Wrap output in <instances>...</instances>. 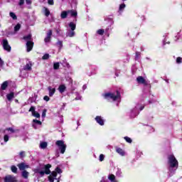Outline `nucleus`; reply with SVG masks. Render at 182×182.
Instances as JSON below:
<instances>
[{
	"label": "nucleus",
	"instance_id": "37",
	"mask_svg": "<svg viewBox=\"0 0 182 182\" xmlns=\"http://www.w3.org/2000/svg\"><path fill=\"white\" fill-rule=\"evenodd\" d=\"M97 33L98 35H104L105 33V30L104 29H99L98 31H97Z\"/></svg>",
	"mask_w": 182,
	"mask_h": 182
},
{
	"label": "nucleus",
	"instance_id": "32",
	"mask_svg": "<svg viewBox=\"0 0 182 182\" xmlns=\"http://www.w3.org/2000/svg\"><path fill=\"white\" fill-rule=\"evenodd\" d=\"M75 95L76 96L75 100H82V96H81V95L79 92H75Z\"/></svg>",
	"mask_w": 182,
	"mask_h": 182
},
{
	"label": "nucleus",
	"instance_id": "42",
	"mask_svg": "<svg viewBox=\"0 0 182 182\" xmlns=\"http://www.w3.org/2000/svg\"><path fill=\"white\" fill-rule=\"evenodd\" d=\"M28 112H31L32 114L35 113L36 111H35V107L31 106V108L29 109Z\"/></svg>",
	"mask_w": 182,
	"mask_h": 182
},
{
	"label": "nucleus",
	"instance_id": "61",
	"mask_svg": "<svg viewBox=\"0 0 182 182\" xmlns=\"http://www.w3.org/2000/svg\"><path fill=\"white\" fill-rule=\"evenodd\" d=\"M55 32H56V33H59L60 31H59V30L56 29Z\"/></svg>",
	"mask_w": 182,
	"mask_h": 182
},
{
	"label": "nucleus",
	"instance_id": "11",
	"mask_svg": "<svg viewBox=\"0 0 182 182\" xmlns=\"http://www.w3.org/2000/svg\"><path fill=\"white\" fill-rule=\"evenodd\" d=\"M17 167H18L19 170L21 171H25L26 168H29V165L26 164V163L22 162L17 165Z\"/></svg>",
	"mask_w": 182,
	"mask_h": 182
},
{
	"label": "nucleus",
	"instance_id": "5",
	"mask_svg": "<svg viewBox=\"0 0 182 182\" xmlns=\"http://www.w3.org/2000/svg\"><path fill=\"white\" fill-rule=\"evenodd\" d=\"M30 70H32V63L28 61L26 63V65H23L20 70L21 76H22V77H26V72H30Z\"/></svg>",
	"mask_w": 182,
	"mask_h": 182
},
{
	"label": "nucleus",
	"instance_id": "20",
	"mask_svg": "<svg viewBox=\"0 0 182 182\" xmlns=\"http://www.w3.org/2000/svg\"><path fill=\"white\" fill-rule=\"evenodd\" d=\"M6 97H7V100H9V102H12V99H14V97H15V93L11 92L9 94H7Z\"/></svg>",
	"mask_w": 182,
	"mask_h": 182
},
{
	"label": "nucleus",
	"instance_id": "9",
	"mask_svg": "<svg viewBox=\"0 0 182 182\" xmlns=\"http://www.w3.org/2000/svg\"><path fill=\"white\" fill-rule=\"evenodd\" d=\"M2 46L4 50H6L7 52H11V46H9V43L8 42L7 39H4L2 41Z\"/></svg>",
	"mask_w": 182,
	"mask_h": 182
},
{
	"label": "nucleus",
	"instance_id": "38",
	"mask_svg": "<svg viewBox=\"0 0 182 182\" xmlns=\"http://www.w3.org/2000/svg\"><path fill=\"white\" fill-rule=\"evenodd\" d=\"M49 54H48V53H46L43 57H42V59L43 60H48V59H49Z\"/></svg>",
	"mask_w": 182,
	"mask_h": 182
},
{
	"label": "nucleus",
	"instance_id": "15",
	"mask_svg": "<svg viewBox=\"0 0 182 182\" xmlns=\"http://www.w3.org/2000/svg\"><path fill=\"white\" fill-rule=\"evenodd\" d=\"M26 48H27V52H31L33 48V43L32 41H27Z\"/></svg>",
	"mask_w": 182,
	"mask_h": 182
},
{
	"label": "nucleus",
	"instance_id": "27",
	"mask_svg": "<svg viewBox=\"0 0 182 182\" xmlns=\"http://www.w3.org/2000/svg\"><path fill=\"white\" fill-rule=\"evenodd\" d=\"M58 90L60 93H63L65 90H66V86H65V85H60L58 87Z\"/></svg>",
	"mask_w": 182,
	"mask_h": 182
},
{
	"label": "nucleus",
	"instance_id": "51",
	"mask_svg": "<svg viewBox=\"0 0 182 182\" xmlns=\"http://www.w3.org/2000/svg\"><path fill=\"white\" fill-rule=\"evenodd\" d=\"M4 66V60L0 58V68H2Z\"/></svg>",
	"mask_w": 182,
	"mask_h": 182
},
{
	"label": "nucleus",
	"instance_id": "49",
	"mask_svg": "<svg viewBox=\"0 0 182 182\" xmlns=\"http://www.w3.org/2000/svg\"><path fill=\"white\" fill-rule=\"evenodd\" d=\"M176 63H182V58L181 57L176 58Z\"/></svg>",
	"mask_w": 182,
	"mask_h": 182
},
{
	"label": "nucleus",
	"instance_id": "21",
	"mask_svg": "<svg viewBox=\"0 0 182 182\" xmlns=\"http://www.w3.org/2000/svg\"><path fill=\"white\" fill-rule=\"evenodd\" d=\"M108 180H109L110 182H117V180H116V176L113 174H109L108 176Z\"/></svg>",
	"mask_w": 182,
	"mask_h": 182
},
{
	"label": "nucleus",
	"instance_id": "35",
	"mask_svg": "<svg viewBox=\"0 0 182 182\" xmlns=\"http://www.w3.org/2000/svg\"><path fill=\"white\" fill-rule=\"evenodd\" d=\"M19 29H21V24L17 23L14 27V32H18V31H19Z\"/></svg>",
	"mask_w": 182,
	"mask_h": 182
},
{
	"label": "nucleus",
	"instance_id": "58",
	"mask_svg": "<svg viewBox=\"0 0 182 182\" xmlns=\"http://www.w3.org/2000/svg\"><path fill=\"white\" fill-rule=\"evenodd\" d=\"M87 88V86H86V85H84L82 86V89H83L84 90H86Z\"/></svg>",
	"mask_w": 182,
	"mask_h": 182
},
{
	"label": "nucleus",
	"instance_id": "24",
	"mask_svg": "<svg viewBox=\"0 0 182 182\" xmlns=\"http://www.w3.org/2000/svg\"><path fill=\"white\" fill-rule=\"evenodd\" d=\"M21 177H23V178L27 179L28 177H29V172H28L27 171H21Z\"/></svg>",
	"mask_w": 182,
	"mask_h": 182
},
{
	"label": "nucleus",
	"instance_id": "53",
	"mask_svg": "<svg viewBox=\"0 0 182 182\" xmlns=\"http://www.w3.org/2000/svg\"><path fill=\"white\" fill-rule=\"evenodd\" d=\"M23 4H25V0H20V2L18 4L20 5V6L23 5Z\"/></svg>",
	"mask_w": 182,
	"mask_h": 182
},
{
	"label": "nucleus",
	"instance_id": "29",
	"mask_svg": "<svg viewBox=\"0 0 182 182\" xmlns=\"http://www.w3.org/2000/svg\"><path fill=\"white\" fill-rule=\"evenodd\" d=\"M69 27L70 28L71 31H75V29H76V23L70 22L69 23Z\"/></svg>",
	"mask_w": 182,
	"mask_h": 182
},
{
	"label": "nucleus",
	"instance_id": "23",
	"mask_svg": "<svg viewBox=\"0 0 182 182\" xmlns=\"http://www.w3.org/2000/svg\"><path fill=\"white\" fill-rule=\"evenodd\" d=\"M70 14V16H73L74 18H76L77 16V11L75 10H68V14Z\"/></svg>",
	"mask_w": 182,
	"mask_h": 182
},
{
	"label": "nucleus",
	"instance_id": "60",
	"mask_svg": "<svg viewBox=\"0 0 182 182\" xmlns=\"http://www.w3.org/2000/svg\"><path fill=\"white\" fill-rule=\"evenodd\" d=\"M166 41H164V45H166ZM167 43H168V44H170V42H168Z\"/></svg>",
	"mask_w": 182,
	"mask_h": 182
},
{
	"label": "nucleus",
	"instance_id": "30",
	"mask_svg": "<svg viewBox=\"0 0 182 182\" xmlns=\"http://www.w3.org/2000/svg\"><path fill=\"white\" fill-rule=\"evenodd\" d=\"M43 9L45 16L47 17L49 16V15H50V11H49V9L44 7Z\"/></svg>",
	"mask_w": 182,
	"mask_h": 182
},
{
	"label": "nucleus",
	"instance_id": "8",
	"mask_svg": "<svg viewBox=\"0 0 182 182\" xmlns=\"http://www.w3.org/2000/svg\"><path fill=\"white\" fill-rule=\"evenodd\" d=\"M56 146H58L61 154H65L66 151V144L63 140H58L55 142Z\"/></svg>",
	"mask_w": 182,
	"mask_h": 182
},
{
	"label": "nucleus",
	"instance_id": "59",
	"mask_svg": "<svg viewBox=\"0 0 182 182\" xmlns=\"http://www.w3.org/2000/svg\"><path fill=\"white\" fill-rule=\"evenodd\" d=\"M65 106H66V104H65V103H63V109H65Z\"/></svg>",
	"mask_w": 182,
	"mask_h": 182
},
{
	"label": "nucleus",
	"instance_id": "57",
	"mask_svg": "<svg viewBox=\"0 0 182 182\" xmlns=\"http://www.w3.org/2000/svg\"><path fill=\"white\" fill-rule=\"evenodd\" d=\"M156 102V100H151L149 101V104H151V103H155Z\"/></svg>",
	"mask_w": 182,
	"mask_h": 182
},
{
	"label": "nucleus",
	"instance_id": "10",
	"mask_svg": "<svg viewBox=\"0 0 182 182\" xmlns=\"http://www.w3.org/2000/svg\"><path fill=\"white\" fill-rule=\"evenodd\" d=\"M39 126H42V122L38 119H33L32 122V127L33 129L36 130V129H39Z\"/></svg>",
	"mask_w": 182,
	"mask_h": 182
},
{
	"label": "nucleus",
	"instance_id": "41",
	"mask_svg": "<svg viewBox=\"0 0 182 182\" xmlns=\"http://www.w3.org/2000/svg\"><path fill=\"white\" fill-rule=\"evenodd\" d=\"M53 68H54L55 70H58V69H59V63H54V65H53Z\"/></svg>",
	"mask_w": 182,
	"mask_h": 182
},
{
	"label": "nucleus",
	"instance_id": "55",
	"mask_svg": "<svg viewBox=\"0 0 182 182\" xmlns=\"http://www.w3.org/2000/svg\"><path fill=\"white\" fill-rule=\"evenodd\" d=\"M64 63H65L64 66H65L66 68H70V65H69L68 63L65 62Z\"/></svg>",
	"mask_w": 182,
	"mask_h": 182
},
{
	"label": "nucleus",
	"instance_id": "50",
	"mask_svg": "<svg viewBox=\"0 0 182 182\" xmlns=\"http://www.w3.org/2000/svg\"><path fill=\"white\" fill-rule=\"evenodd\" d=\"M43 100H45L46 102H49V100H50V98H49L48 95H46L43 97Z\"/></svg>",
	"mask_w": 182,
	"mask_h": 182
},
{
	"label": "nucleus",
	"instance_id": "45",
	"mask_svg": "<svg viewBox=\"0 0 182 182\" xmlns=\"http://www.w3.org/2000/svg\"><path fill=\"white\" fill-rule=\"evenodd\" d=\"M6 130L7 132H11V133H15V130L12 127L7 128Z\"/></svg>",
	"mask_w": 182,
	"mask_h": 182
},
{
	"label": "nucleus",
	"instance_id": "31",
	"mask_svg": "<svg viewBox=\"0 0 182 182\" xmlns=\"http://www.w3.org/2000/svg\"><path fill=\"white\" fill-rule=\"evenodd\" d=\"M11 170L12 173H14V174H16L18 173V168L15 166H11Z\"/></svg>",
	"mask_w": 182,
	"mask_h": 182
},
{
	"label": "nucleus",
	"instance_id": "19",
	"mask_svg": "<svg viewBox=\"0 0 182 182\" xmlns=\"http://www.w3.org/2000/svg\"><path fill=\"white\" fill-rule=\"evenodd\" d=\"M55 46H57V48H58V50L59 52H60V50H62V48H63V42L58 41L56 43H55Z\"/></svg>",
	"mask_w": 182,
	"mask_h": 182
},
{
	"label": "nucleus",
	"instance_id": "2",
	"mask_svg": "<svg viewBox=\"0 0 182 182\" xmlns=\"http://www.w3.org/2000/svg\"><path fill=\"white\" fill-rule=\"evenodd\" d=\"M50 167H52L50 164L41 165L40 166L33 169V171L35 174L39 176V177H43L45 174H50Z\"/></svg>",
	"mask_w": 182,
	"mask_h": 182
},
{
	"label": "nucleus",
	"instance_id": "33",
	"mask_svg": "<svg viewBox=\"0 0 182 182\" xmlns=\"http://www.w3.org/2000/svg\"><path fill=\"white\" fill-rule=\"evenodd\" d=\"M9 15H10L11 18H12V19H14V21H16V19H18V17L16 16V14H15V13L10 12Z\"/></svg>",
	"mask_w": 182,
	"mask_h": 182
},
{
	"label": "nucleus",
	"instance_id": "25",
	"mask_svg": "<svg viewBox=\"0 0 182 182\" xmlns=\"http://www.w3.org/2000/svg\"><path fill=\"white\" fill-rule=\"evenodd\" d=\"M9 82L8 81H5L1 84L0 90H6V87H8Z\"/></svg>",
	"mask_w": 182,
	"mask_h": 182
},
{
	"label": "nucleus",
	"instance_id": "43",
	"mask_svg": "<svg viewBox=\"0 0 182 182\" xmlns=\"http://www.w3.org/2000/svg\"><path fill=\"white\" fill-rule=\"evenodd\" d=\"M104 160H105V155L102 154H101L100 155V157H99V161H103Z\"/></svg>",
	"mask_w": 182,
	"mask_h": 182
},
{
	"label": "nucleus",
	"instance_id": "13",
	"mask_svg": "<svg viewBox=\"0 0 182 182\" xmlns=\"http://www.w3.org/2000/svg\"><path fill=\"white\" fill-rule=\"evenodd\" d=\"M4 182H16V178L14 176L9 175L5 177Z\"/></svg>",
	"mask_w": 182,
	"mask_h": 182
},
{
	"label": "nucleus",
	"instance_id": "18",
	"mask_svg": "<svg viewBox=\"0 0 182 182\" xmlns=\"http://www.w3.org/2000/svg\"><path fill=\"white\" fill-rule=\"evenodd\" d=\"M75 31L68 30L66 33V36H68V38H73V36H75Z\"/></svg>",
	"mask_w": 182,
	"mask_h": 182
},
{
	"label": "nucleus",
	"instance_id": "7",
	"mask_svg": "<svg viewBox=\"0 0 182 182\" xmlns=\"http://www.w3.org/2000/svg\"><path fill=\"white\" fill-rule=\"evenodd\" d=\"M58 174H60V173H62V169H60V168L59 167H57L55 168V171H53L51 174L48 176V181L50 182L55 181V180H56V176H58Z\"/></svg>",
	"mask_w": 182,
	"mask_h": 182
},
{
	"label": "nucleus",
	"instance_id": "52",
	"mask_svg": "<svg viewBox=\"0 0 182 182\" xmlns=\"http://www.w3.org/2000/svg\"><path fill=\"white\" fill-rule=\"evenodd\" d=\"M48 4L49 5H53V4H54L53 0H48Z\"/></svg>",
	"mask_w": 182,
	"mask_h": 182
},
{
	"label": "nucleus",
	"instance_id": "54",
	"mask_svg": "<svg viewBox=\"0 0 182 182\" xmlns=\"http://www.w3.org/2000/svg\"><path fill=\"white\" fill-rule=\"evenodd\" d=\"M26 2L28 5H31V4H32V0H26Z\"/></svg>",
	"mask_w": 182,
	"mask_h": 182
},
{
	"label": "nucleus",
	"instance_id": "63",
	"mask_svg": "<svg viewBox=\"0 0 182 182\" xmlns=\"http://www.w3.org/2000/svg\"><path fill=\"white\" fill-rule=\"evenodd\" d=\"M165 81L166 82V83H168V80H165Z\"/></svg>",
	"mask_w": 182,
	"mask_h": 182
},
{
	"label": "nucleus",
	"instance_id": "4",
	"mask_svg": "<svg viewBox=\"0 0 182 182\" xmlns=\"http://www.w3.org/2000/svg\"><path fill=\"white\" fill-rule=\"evenodd\" d=\"M144 109V105L141 104H137L134 108L132 109L129 112V116L131 119H134L136 116L139 115V113Z\"/></svg>",
	"mask_w": 182,
	"mask_h": 182
},
{
	"label": "nucleus",
	"instance_id": "44",
	"mask_svg": "<svg viewBox=\"0 0 182 182\" xmlns=\"http://www.w3.org/2000/svg\"><path fill=\"white\" fill-rule=\"evenodd\" d=\"M4 140L5 143L8 142L9 140V136H8L6 134L4 135Z\"/></svg>",
	"mask_w": 182,
	"mask_h": 182
},
{
	"label": "nucleus",
	"instance_id": "26",
	"mask_svg": "<svg viewBox=\"0 0 182 182\" xmlns=\"http://www.w3.org/2000/svg\"><path fill=\"white\" fill-rule=\"evenodd\" d=\"M23 39H24V41H26L27 42H32V35L28 34V35L24 36Z\"/></svg>",
	"mask_w": 182,
	"mask_h": 182
},
{
	"label": "nucleus",
	"instance_id": "17",
	"mask_svg": "<svg viewBox=\"0 0 182 182\" xmlns=\"http://www.w3.org/2000/svg\"><path fill=\"white\" fill-rule=\"evenodd\" d=\"M48 90L49 92L48 95H49L50 97H52V96H53V95H55V92H56V89L52 88V87H48Z\"/></svg>",
	"mask_w": 182,
	"mask_h": 182
},
{
	"label": "nucleus",
	"instance_id": "56",
	"mask_svg": "<svg viewBox=\"0 0 182 182\" xmlns=\"http://www.w3.org/2000/svg\"><path fill=\"white\" fill-rule=\"evenodd\" d=\"M100 182H107V181H106V178L102 177Z\"/></svg>",
	"mask_w": 182,
	"mask_h": 182
},
{
	"label": "nucleus",
	"instance_id": "12",
	"mask_svg": "<svg viewBox=\"0 0 182 182\" xmlns=\"http://www.w3.org/2000/svg\"><path fill=\"white\" fill-rule=\"evenodd\" d=\"M95 119L100 126H105V119H103L102 116H97Z\"/></svg>",
	"mask_w": 182,
	"mask_h": 182
},
{
	"label": "nucleus",
	"instance_id": "46",
	"mask_svg": "<svg viewBox=\"0 0 182 182\" xmlns=\"http://www.w3.org/2000/svg\"><path fill=\"white\" fill-rule=\"evenodd\" d=\"M124 8H126V4H120L119 11H122L123 9H124Z\"/></svg>",
	"mask_w": 182,
	"mask_h": 182
},
{
	"label": "nucleus",
	"instance_id": "6",
	"mask_svg": "<svg viewBox=\"0 0 182 182\" xmlns=\"http://www.w3.org/2000/svg\"><path fill=\"white\" fill-rule=\"evenodd\" d=\"M136 81L140 85H144V86H147V87L149 88V90H148L149 94L151 95V91H150V89H151V85H150V81L146 80V79H144V77H143L141 76L137 77Z\"/></svg>",
	"mask_w": 182,
	"mask_h": 182
},
{
	"label": "nucleus",
	"instance_id": "14",
	"mask_svg": "<svg viewBox=\"0 0 182 182\" xmlns=\"http://www.w3.org/2000/svg\"><path fill=\"white\" fill-rule=\"evenodd\" d=\"M52 38V30H49L46 34V37L44 39L46 43L50 42V38Z\"/></svg>",
	"mask_w": 182,
	"mask_h": 182
},
{
	"label": "nucleus",
	"instance_id": "62",
	"mask_svg": "<svg viewBox=\"0 0 182 182\" xmlns=\"http://www.w3.org/2000/svg\"><path fill=\"white\" fill-rule=\"evenodd\" d=\"M77 126H80V124L79 123V121L77 122Z\"/></svg>",
	"mask_w": 182,
	"mask_h": 182
},
{
	"label": "nucleus",
	"instance_id": "39",
	"mask_svg": "<svg viewBox=\"0 0 182 182\" xmlns=\"http://www.w3.org/2000/svg\"><path fill=\"white\" fill-rule=\"evenodd\" d=\"M139 59H140V52H136L135 60H139Z\"/></svg>",
	"mask_w": 182,
	"mask_h": 182
},
{
	"label": "nucleus",
	"instance_id": "22",
	"mask_svg": "<svg viewBox=\"0 0 182 182\" xmlns=\"http://www.w3.org/2000/svg\"><path fill=\"white\" fill-rule=\"evenodd\" d=\"M68 15H69L68 11H63L61 12L60 16L62 19H66L68 18Z\"/></svg>",
	"mask_w": 182,
	"mask_h": 182
},
{
	"label": "nucleus",
	"instance_id": "3",
	"mask_svg": "<svg viewBox=\"0 0 182 182\" xmlns=\"http://www.w3.org/2000/svg\"><path fill=\"white\" fill-rule=\"evenodd\" d=\"M102 96L107 100H112V102H119L120 100V92L119 91H116L114 92H106L102 94Z\"/></svg>",
	"mask_w": 182,
	"mask_h": 182
},
{
	"label": "nucleus",
	"instance_id": "48",
	"mask_svg": "<svg viewBox=\"0 0 182 182\" xmlns=\"http://www.w3.org/2000/svg\"><path fill=\"white\" fill-rule=\"evenodd\" d=\"M46 112H48V110L46 109H44L43 110L42 117H46Z\"/></svg>",
	"mask_w": 182,
	"mask_h": 182
},
{
	"label": "nucleus",
	"instance_id": "28",
	"mask_svg": "<svg viewBox=\"0 0 182 182\" xmlns=\"http://www.w3.org/2000/svg\"><path fill=\"white\" fill-rule=\"evenodd\" d=\"M48 147V142L42 141L40 143V149H45Z\"/></svg>",
	"mask_w": 182,
	"mask_h": 182
},
{
	"label": "nucleus",
	"instance_id": "34",
	"mask_svg": "<svg viewBox=\"0 0 182 182\" xmlns=\"http://www.w3.org/2000/svg\"><path fill=\"white\" fill-rule=\"evenodd\" d=\"M116 176L117 177H122V169L117 168V171L116 172Z\"/></svg>",
	"mask_w": 182,
	"mask_h": 182
},
{
	"label": "nucleus",
	"instance_id": "40",
	"mask_svg": "<svg viewBox=\"0 0 182 182\" xmlns=\"http://www.w3.org/2000/svg\"><path fill=\"white\" fill-rule=\"evenodd\" d=\"M32 116H33L34 117H37V119H39V117H41V114L38 112H34Z\"/></svg>",
	"mask_w": 182,
	"mask_h": 182
},
{
	"label": "nucleus",
	"instance_id": "16",
	"mask_svg": "<svg viewBox=\"0 0 182 182\" xmlns=\"http://www.w3.org/2000/svg\"><path fill=\"white\" fill-rule=\"evenodd\" d=\"M115 150L117 153L119 154V156H126V152H124V151L122 148L116 147Z\"/></svg>",
	"mask_w": 182,
	"mask_h": 182
},
{
	"label": "nucleus",
	"instance_id": "36",
	"mask_svg": "<svg viewBox=\"0 0 182 182\" xmlns=\"http://www.w3.org/2000/svg\"><path fill=\"white\" fill-rule=\"evenodd\" d=\"M124 139L127 143H132V138H130L129 136H124Z\"/></svg>",
	"mask_w": 182,
	"mask_h": 182
},
{
	"label": "nucleus",
	"instance_id": "1",
	"mask_svg": "<svg viewBox=\"0 0 182 182\" xmlns=\"http://www.w3.org/2000/svg\"><path fill=\"white\" fill-rule=\"evenodd\" d=\"M168 177H173L176 174V170L178 168V161L176 159L173 154L168 156Z\"/></svg>",
	"mask_w": 182,
	"mask_h": 182
},
{
	"label": "nucleus",
	"instance_id": "47",
	"mask_svg": "<svg viewBox=\"0 0 182 182\" xmlns=\"http://www.w3.org/2000/svg\"><path fill=\"white\" fill-rule=\"evenodd\" d=\"M19 156L20 159H23V157H25V151H21Z\"/></svg>",
	"mask_w": 182,
	"mask_h": 182
},
{
	"label": "nucleus",
	"instance_id": "64",
	"mask_svg": "<svg viewBox=\"0 0 182 182\" xmlns=\"http://www.w3.org/2000/svg\"><path fill=\"white\" fill-rule=\"evenodd\" d=\"M172 105H176V102H172Z\"/></svg>",
	"mask_w": 182,
	"mask_h": 182
}]
</instances>
